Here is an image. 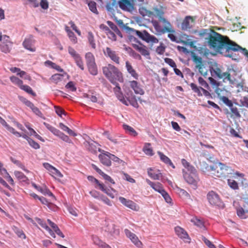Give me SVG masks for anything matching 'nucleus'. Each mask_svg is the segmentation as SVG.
Instances as JSON below:
<instances>
[{"instance_id": "f257e3e1", "label": "nucleus", "mask_w": 248, "mask_h": 248, "mask_svg": "<svg viewBox=\"0 0 248 248\" xmlns=\"http://www.w3.org/2000/svg\"><path fill=\"white\" fill-rule=\"evenodd\" d=\"M208 45L210 49L225 57L232 58L233 52L241 49L242 52L248 57V51L246 48H242L228 37L214 31L209 35Z\"/></svg>"}, {"instance_id": "f03ea898", "label": "nucleus", "mask_w": 248, "mask_h": 248, "mask_svg": "<svg viewBox=\"0 0 248 248\" xmlns=\"http://www.w3.org/2000/svg\"><path fill=\"white\" fill-rule=\"evenodd\" d=\"M210 73L213 77L218 79H223L224 82L228 81L230 84L232 85L237 87H243L235 78L234 76H236V74L235 71L233 69H229L228 72H222L217 64L215 63L211 65Z\"/></svg>"}, {"instance_id": "7ed1b4c3", "label": "nucleus", "mask_w": 248, "mask_h": 248, "mask_svg": "<svg viewBox=\"0 0 248 248\" xmlns=\"http://www.w3.org/2000/svg\"><path fill=\"white\" fill-rule=\"evenodd\" d=\"M155 16L158 17L159 21L157 20H152V23L156 31L159 34H164L166 32H174L175 31L173 29L172 25L169 21L164 17V12L162 9L155 8L154 9Z\"/></svg>"}, {"instance_id": "20e7f679", "label": "nucleus", "mask_w": 248, "mask_h": 248, "mask_svg": "<svg viewBox=\"0 0 248 248\" xmlns=\"http://www.w3.org/2000/svg\"><path fill=\"white\" fill-rule=\"evenodd\" d=\"M103 73L106 77L112 84H115L116 81L122 82L123 77L122 73L118 69L112 64H108L103 67Z\"/></svg>"}, {"instance_id": "39448f33", "label": "nucleus", "mask_w": 248, "mask_h": 248, "mask_svg": "<svg viewBox=\"0 0 248 248\" xmlns=\"http://www.w3.org/2000/svg\"><path fill=\"white\" fill-rule=\"evenodd\" d=\"M87 179L90 182L95 184V188L101 190L112 199L115 197L116 191L110 186H109V188L107 187L103 183H100L93 176H88Z\"/></svg>"}, {"instance_id": "423d86ee", "label": "nucleus", "mask_w": 248, "mask_h": 248, "mask_svg": "<svg viewBox=\"0 0 248 248\" xmlns=\"http://www.w3.org/2000/svg\"><path fill=\"white\" fill-rule=\"evenodd\" d=\"M193 61L195 63V67L198 69L199 72L204 77L208 75V72H210L211 65L207 62L202 61V58L199 56H194Z\"/></svg>"}, {"instance_id": "0eeeda50", "label": "nucleus", "mask_w": 248, "mask_h": 248, "mask_svg": "<svg viewBox=\"0 0 248 248\" xmlns=\"http://www.w3.org/2000/svg\"><path fill=\"white\" fill-rule=\"evenodd\" d=\"M190 169H191V170L189 171L183 170V177L187 183L192 185L194 189H196L199 181L197 171L194 167H191Z\"/></svg>"}, {"instance_id": "6e6552de", "label": "nucleus", "mask_w": 248, "mask_h": 248, "mask_svg": "<svg viewBox=\"0 0 248 248\" xmlns=\"http://www.w3.org/2000/svg\"><path fill=\"white\" fill-rule=\"evenodd\" d=\"M209 203L213 205L219 207H224L223 203L221 202L218 195L213 191H210L207 195Z\"/></svg>"}, {"instance_id": "1a4fd4ad", "label": "nucleus", "mask_w": 248, "mask_h": 248, "mask_svg": "<svg viewBox=\"0 0 248 248\" xmlns=\"http://www.w3.org/2000/svg\"><path fill=\"white\" fill-rule=\"evenodd\" d=\"M103 52L106 57L110 58L114 62L117 64L120 63V58L119 54L115 51L109 47H107L103 49Z\"/></svg>"}, {"instance_id": "9d476101", "label": "nucleus", "mask_w": 248, "mask_h": 248, "mask_svg": "<svg viewBox=\"0 0 248 248\" xmlns=\"http://www.w3.org/2000/svg\"><path fill=\"white\" fill-rule=\"evenodd\" d=\"M35 43V40L33 38V35H30L25 38L22 43V45L26 49L31 52H34L36 50L34 46Z\"/></svg>"}, {"instance_id": "9b49d317", "label": "nucleus", "mask_w": 248, "mask_h": 248, "mask_svg": "<svg viewBox=\"0 0 248 248\" xmlns=\"http://www.w3.org/2000/svg\"><path fill=\"white\" fill-rule=\"evenodd\" d=\"M105 230L114 237L119 235V229L111 221H106Z\"/></svg>"}, {"instance_id": "f8f14e48", "label": "nucleus", "mask_w": 248, "mask_h": 248, "mask_svg": "<svg viewBox=\"0 0 248 248\" xmlns=\"http://www.w3.org/2000/svg\"><path fill=\"white\" fill-rule=\"evenodd\" d=\"M19 100L24 103L27 107H29L31 110L35 113L36 115L39 117L42 118L43 117V114L41 112V111L39 109V108L36 107L30 101L27 100L26 98L23 96L19 97Z\"/></svg>"}, {"instance_id": "ddd939ff", "label": "nucleus", "mask_w": 248, "mask_h": 248, "mask_svg": "<svg viewBox=\"0 0 248 248\" xmlns=\"http://www.w3.org/2000/svg\"><path fill=\"white\" fill-rule=\"evenodd\" d=\"M118 5L123 10L131 12L134 9L133 0H119Z\"/></svg>"}, {"instance_id": "4468645a", "label": "nucleus", "mask_w": 248, "mask_h": 248, "mask_svg": "<svg viewBox=\"0 0 248 248\" xmlns=\"http://www.w3.org/2000/svg\"><path fill=\"white\" fill-rule=\"evenodd\" d=\"M98 151L102 153L98 156L101 162L105 166H110L111 163L110 155H111V154L108 152H105L100 148H98Z\"/></svg>"}, {"instance_id": "2eb2a0df", "label": "nucleus", "mask_w": 248, "mask_h": 248, "mask_svg": "<svg viewBox=\"0 0 248 248\" xmlns=\"http://www.w3.org/2000/svg\"><path fill=\"white\" fill-rule=\"evenodd\" d=\"M190 86L193 91L196 93L199 96H201L203 94L207 98L212 97L211 94L207 90L202 87H199L196 84L191 83Z\"/></svg>"}, {"instance_id": "dca6fc26", "label": "nucleus", "mask_w": 248, "mask_h": 248, "mask_svg": "<svg viewBox=\"0 0 248 248\" xmlns=\"http://www.w3.org/2000/svg\"><path fill=\"white\" fill-rule=\"evenodd\" d=\"M118 1L116 0H108L107 1L106 8L108 13L114 15L118 10Z\"/></svg>"}, {"instance_id": "f3484780", "label": "nucleus", "mask_w": 248, "mask_h": 248, "mask_svg": "<svg viewBox=\"0 0 248 248\" xmlns=\"http://www.w3.org/2000/svg\"><path fill=\"white\" fill-rule=\"evenodd\" d=\"M119 200L124 206L134 211H137L139 210V206L132 201L127 200L122 197H120Z\"/></svg>"}, {"instance_id": "a211bd4d", "label": "nucleus", "mask_w": 248, "mask_h": 248, "mask_svg": "<svg viewBox=\"0 0 248 248\" xmlns=\"http://www.w3.org/2000/svg\"><path fill=\"white\" fill-rule=\"evenodd\" d=\"M124 232L127 237L138 248H141L142 243L139 240L136 235L128 229L124 230Z\"/></svg>"}, {"instance_id": "6ab92c4d", "label": "nucleus", "mask_w": 248, "mask_h": 248, "mask_svg": "<svg viewBox=\"0 0 248 248\" xmlns=\"http://www.w3.org/2000/svg\"><path fill=\"white\" fill-rule=\"evenodd\" d=\"M43 165L44 167L50 173L52 176H54V175H55L59 177H62L63 175L60 171L48 163H44Z\"/></svg>"}, {"instance_id": "aec40b11", "label": "nucleus", "mask_w": 248, "mask_h": 248, "mask_svg": "<svg viewBox=\"0 0 248 248\" xmlns=\"http://www.w3.org/2000/svg\"><path fill=\"white\" fill-rule=\"evenodd\" d=\"M113 84L115 85V87H114L113 89V91L115 94H116L117 97L123 104L127 106L128 104L127 103L126 100L124 97L123 94L121 92V89L119 86V84L117 83V81H116V83Z\"/></svg>"}, {"instance_id": "412c9836", "label": "nucleus", "mask_w": 248, "mask_h": 248, "mask_svg": "<svg viewBox=\"0 0 248 248\" xmlns=\"http://www.w3.org/2000/svg\"><path fill=\"white\" fill-rule=\"evenodd\" d=\"M129 84L130 87L134 90L136 94L143 95L144 93V91L140 87V83H139L137 81H129Z\"/></svg>"}, {"instance_id": "4be33fe9", "label": "nucleus", "mask_w": 248, "mask_h": 248, "mask_svg": "<svg viewBox=\"0 0 248 248\" xmlns=\"http://www.w3.org/2000/svg\"><path fill=\"white\" fill-rule=\"evenodd\" d=\"M193 22L192 18L190 16H187L183 21L181 24V29L182 30L186 31L192 28L190 23Z\"/></svg>"}, {"instance_id": "5701e85b", "label": "nucleus", "mask_w": 248, "mask_h": 248, "mask_svg": "<svg viewBox=\"0 0 248 248\" xmlns=\"http://www.w3.org/2000/svg\"><path fill=\"white\" fill-rule=\"evenodd\" d=\"M92 166L93 168L96 171V172L99 173L100 175H101L103 178L107 181L110 182V183L112 184H115L114 181L111 178L110 176L109 175L106 174L104 172H103L100 169H99L95 165L92 164Z\"/></svg>"}, {"instance_id": "b1692460", "label": "nucleus", "mask_w": 248, "mask_h": 248, "mask_svg": "<svg viewBox=\"0 0 248 248\" xmlns=\"http://www.w3.org/2000/svg\"><path fill=\"white\" fill-rule=\"evenodd\" d=\"M97 143L95 142H89L88 141H85L84 142V145L86 148L90 152L93 154H96L97 149L98 148L97 147Z\"/></svg>"}, {"instance_id": "393cba45", "label": "nucleus", "mask_w": 248, "mask_h": 248, "mask_svg": "<svg viewBox=\"0 0 248 248\" xmlns=\"http://www.w3.org/2000/svg\"><path fill=\"white\" fill-rule=\"evenodd\" d=\"M175 231L176 234L181 238L184 239H190L186 232L182 228L177 226L175 228Z\"/></svg>"}, {"instance_id": "a878e982", "label": "nucleus", "mask_w": 248, "mask_h": 248, "mask_svg": "<svg viewBox=\"0 0 248 248\" xmlns=\"http://www.w3.org/2000/svg\"><path fill=\"white\" fill-rule=\"evenodd\" d=\"M125 66L128 73L130 74L134 79H138L139 74L136 72V70L133 68L129 62H126Z\"/></svg>"}, {"instance_id": "bb28decb", "label": "nucleus", "mask_w": 248, "mask_h": 248, "mask_svg": "<svg viewBox=\"0 0 248 248\" xmlns=\"http://www.w3.org/2000/svg\"><path fill=\"white\" fill-rule=\"evenodd\" d=\"M32 186L37 190L41 192L43 194L45 195H48L49 196H53L52 192L46 186H38L35 184L33 183Z\"/></svg>"}, {"instance_id": "cd10ccee", "label": "nucleus", "mask_w": 248, "mask_h": 248, "mask_svg": "<svg viewBox=\"0 0 248 248\" xmlns=\"http://www.w3.org/2000/svg\"><path fill=\"white\" fill-rule=\"evenodd\" d=\"M134 47L144 56H149L150 55L147 48L145 46L135 45Z\"/></svg>"}, {"instance_id": "c85d7f7f", "label": "nucleus", "mask_w": 248, "mask_h": 248, "mask_svg": "<svg viewBox=\"0 0 248 248\" xmlns=\"http://www.w3.org/2000/svg\"><path fill=\"white\" fill-rule=\"evenodd\" d=\"M146 182L155 190L157 191L159 193L161 192L162 190L164 189L162 184L160 183L157 182L155 183L149 179H146Z\"/></svg>"}, {"instance_id": "c756f323", "label": "nucleus", "mask_w": 248, "mask_h": 248, "mask_svg": "<svg viewBox=\"0 0 248 248\" xmlns=\"http://www.w3.org/2000/svg\"><path fill=\"white\" fill-rule=\"evenodd\" d=\"M125 29L129 33H135L140 38L145 41V35L147 33V31H144L143 32H141L129 27H126Z\"/></svg>"}, {"instance_id": "7c9ffc66", "label": "nucleus", "mask_w": 248, "mask_h": 248, "mask_svg": "<svg viewBox=\"0 0 248 248\" xmlns=\"http://www.w3.org/2000/svg\"><path fill=\"white\" fill-rule=\"evenodd\" d=\"M148 174L152 179L154 180H160L162 176L159 170H157V172H154L151 168L148 169Z\"/></svg>"}, {"instance_id": "2f4dec72", "label": "nucleus", "mask_w": 248, "mask_h": 248, "mask_svg": "<svg viewBox=\"0 0 248 248\" xmlns=\"http://www.w3.org/2000/svg\"><path fill=\"white\" fill-rule=\"evenodd\" d=\"M157 154L159 155L161 160L166 164H168L171 166L173 168H175V166L172 163L170 159L166 155L163 154L162 152L158 151Z\"/></svg>"}, {"instance_id": "473e14b6", "label": "nucleus", "mask_w": 248, "mask_h": 248, "mask_svg": "<svg viewBox=\"0 0 248 248\" xmlns=\"http://www.w3.org/2000/svg\"><path fill=\"white\" fill-rule=\"evenodd\" d=\"M151 144L150 143H145L143 149V152L147 155L153 156L154 152L153 149L151 147Z\"/></svg>"}, {"instance_id": "72a5a7b5", "label": "nucleus", "mask_w": 248, "mask_h": 248, "mask_svg": "<svg viewBox=\"0 0 248 248\" xmlns=\"http://www.w3.org/2000/svg\"><path fill=\"white\" fill-rule=\"evenodd\" d=\"M145 41L147 43L152 44H156L158 42V39L157 38L148 32L145 35Z\"/></svg>"}, {"instance_id": "f704fd0d", "label": "nucleus", "mask_w": 248, "mask_h": 248, "mask_svg": "<svg viewBox=\"0 0 248 248\" xmlns=\"http://www.w3.org/2000/svg\"><path fill=\"white\" fill-rule=\"evenodd\" d=\"M14 174L16 178L20 182H27L28 178L22 172L19 171H15Z\"/></svg>"}, {"instance_id": "c9c22d12", "label": "nucleus", "mask_w": 248, "mask_h": 248, "mask_svg": "<svg viewBox=\"0 0 248 248\" xmlns=\"http://www.w3.org/2000/svg\"><path fill=\"white\" fill-rule=\"evenodd\" d=\"M63 77L64 75L63 74H56L51 76L50 79L53 82L57 84L61 81L63 79Z\"/></svg>"}, {"instance_id": "e433bc0d", "label": "nucleus", "mask_w": 248, "mask_h": 248, "mask_svg": "<svg viewBox=\"0 0 248 248\" xmlns=\"http://www.w3.org/2000/svg\"><path fill=\"white\" fill-rule=\"evenodd\" d=\"M44 124L45 125L46 128L48 129L50 131H51L54 135L55 136H58L59 134L61 131H60L59 129L55 128L54 127L51 126L48 124L46 123H44Z\"/></svg>"}, {"instance_id": "4c0bfd02", "label": "nucleus", "mask_w": 248, "mask_h": 248, "mask_svg": "<svg viewBox=\"0 0 248 248\" xmlns=\"http://www.w3.org/2000/svg\"><path fill=\"white\" fill-rule=\"evenodd\" d=\"M217 164L220 170L223 171L222 173H232V170L230 167L220 162L218 163Z\"/></svg>"}, {"instance_id": "58836bf2", "label": "nucleus", "mask_w": 248, "mask_h": 248, "mask_svg": "<svg viewBox=\"0 0 248 248\" xmlns=\"http://www.w3.org/2000/svg\"><path fill=\"white\" fill-rule=\"evenodd\" d=\"M85 59L87 65L95 63L94 56L91 52H88L86 54Z\"/></svg>"}, {"instance_id": "ea45409f", "label": "nucleus", "mask_w": 248, "mask_h": 248, "mask_svg": "<svg viewBox=\"0 0 248 248\" xmlns=\"http://www.w3.org/2000/svg\"><path fill=\"white\" fill-rule=\"evenodd\" d=\"M139 13L143 16H151L153 15V12L147 10L145 7H141L139 9Z\"/></svg>"}, {"instance_id": "a19ab883", "label": "nucleus", "mask_w": 248, "mask_h": 248, "mask_svg": "<svg viewBox=\"0 0 248 248\" xmlns=\"http://www.w3.org/2000/svg\"><path fill=\"white\" fill-rule=\"evenodd\" d=\"M88 5L89 9L94 14L96 15L98 14V12L96 8V3L93 1H90L88 3Z\"/></svg>"}, {"instance_id": "79ce46f5", "label": "nucleus", "mask_w": 248, "mask_h": 248, "mask_svg": "<svg viewBox=\"0 0 248 248\" xmlns=\"http://www.w3.org/2000/svg\"><path fill=\"white\" fill-rule=\"evenodd\" d=\"M13 44H0V50L5 53H9L12 47Z\"/></svg>"}, {"instance_id": "37998d69", "label": "nucleus", "mask_w": 248, "mask_h": 248, "mask_svg": "<svg viewBox=\"0 0 248 248\" xmlns=\"http://www.w3.org/2000/svg\"><path fill=\"white\" fill-rule=\"evenodd\" d=\"M123 128L126 132L133 136L135 137L138 135L137 132L132 127L128 125L124 124Z\"/></svg>"}, {"instance_id": "c03bdc74", "label": "nucleus", "mask_w": 248, "mask_h": 248, "mask_svg": "<svg viewBox=\"0 0 248 248\" xmlns=\"http://www.w3.org/2000/svg\"><path fill=\"white\" fill-rule=\"evenodd\" d=\"M90 73L93 75H96L98 73L95 63L87 65Z\"/></svg>"}, {"instance_id": "a18cd8bd", "label": "nucleus", "mask_w": 248, "mask_h": 248, "mask_svg": "<svg viewBox=\"0 0 248 248\" xmlns=\"http://www.w3.org/2000/svg\"><path fill=\"white\" fill-rule=\"evenodd\" d=\"M191 221L195 225L201 228L204 227L203 222L197 217H193L192 218H191Z\"/></svg>"}, {"instance_id": "49530a36", "label": "nucleus", "mask_w": 248, "mask_h": 248, "mask_svg": "<svg viewBox=\"0 0 248 248\" xmlns=\"http://www.w3.org/2000/svg\"><path fill=\"white\" fill-rule=\"evenodd\" d=\"M11 81L14 83V84L18 86L19 88L23 84V81L19 78L15 77V76H11L10 78Z\"/></svg>"}, {"instance_id": "de8ad7c7", "label": "nucleus", "mask_w": 248, "mask_h": 248, "mask_svg": "<svg viewBox=\"0 0 248 248\" xmlns=\"http://www.w3.org/2000/svg\"><path fill=\"white\" fill-rule=\"evenodd\" d=\"M11 160L13 163L16 165L18 167L22 169L25 171L27 172H29V171L25 168V166L20 161L16 160L12 157L11 158Z\"/></svg>"}, {"instance_id": "09e8293b", "label": "nucleus", "mask_w": 248, "mask_h": 248, "mask_svg": "<svg viewBox=\"0 0 248 248\" xmlns=\"http://www.w3.org/2000/svg\"><path fill=\"white\" fill-rule=\"evenodd\" d=\"M237 214L239 217L241 218H246L247 217L246 212L241 207L236 208Z\"/></svg>"}, {"instance_id": "8fccbe9b", "label": "nucleus", "mask_w": 248, "mask_h": 248, "mask_svg": "<svg viewBox=\"0 0 248 248\" xmlns=\"http://www.w3.org/2000/svg\"><path fill=\"white\" fill-rule=\"evenodd\" d=\"M68 51L69 54L73 57L74 60L80 56V55L71 46L68 47Z\"/></svg>"}, {"instance_id": "3c124183", "label": "nucleus", "mask_w": 248, "mask_h": 248, "mask_svg": "<svg viewBox=\"0 0 248 248\" xmlns=\"http://www.w3.org/2000/svg\"><path fill=\"white\" fill-rule=\"evenodd\" d=\"M74 61L77 64V65L82 70H83L84 69L83 62L82 59V58L80 56L79 57L77 58L74 59Z\"/></svg>"}, {"instance_id": "603ef678", "label": "nucleus", "mask_w": 248, "mask_h": 248, "mask_svg": "<svg viewBox=\"0 0 248 248\" xmlns=\"http://www.w3.org/2000/svg\"><path fill=\"white\" fill-rule=\"evenodd\" d=\"M20 88L28 93L35 95V93L33 92L32 89L28 85H23L22 84Z\"/></svg>"}, {"instance_id": "864d4df0", "label": "nucleus", "mask_w": 248, "mask_h": 248, "mask_svg": "<svg viewBox=\"0 0 248 248\" xmlns=\"http://www.w3.org/2000/svg\"><path fill=\"white\" fill-rule=\"evenodd\" d=\"M92 240L95 245L98 246L99 247H102L105 243V242L101 241L98 236L95 235L92 236Z\"/></svg>"}, {"instance_id": "5fc2aeb1", "label": "nucleus", "mask_w": 248, "mask_h": 248, "mask_svg": "<svg viewBox=\"0 0 248 248\" xmlns=\"http://www.w3.org/2000/svg\"><path fill=\"white\" fill-rule=\"evenodd\" d=\"M228 185L230 186V187H231L233 189L236 190L238 189L239 188L238 183L233 180L228 179Z\"/></svg>"}, {"instance_id": "6e6d98bb", "label": "nucleus", "mask_w": 248, "mask_h": 248, "mask_svg": "<svg viewBox=\"0 0 248 248\" xmlns=\"http://www.w3.org/2000/svg\"><path fill=\"white\" fill-rule=\"evenodd\" d=\"M88 39L89 43L93 48H95V43L94 40L93 34L91 32H89L88 34Z\"/></svg>"}, {"instance_id": "4d7b16f0", "label": "nucleus", "mask_w": 248, "mask_h": 248, "mask_svg": "<svg viewBox=\"0 0 248 248\" xmlns=\"http://www.w3.org/2000/svg\"><path fill=\"white\" fill-rule=\"evenodd\" d=\"M61 139H62L64 141H65L69 143H72V140L69 139L68 136L65 135L63 133L61 132L59 135L58 136Z\"/></svg>"}, {"instance_id": "13d9d810", "label": "nucleus", "mask_w": 248, "mask_h": 248, "mask_svg": "<svg viewBox=\"0 0 248 248\" xmlns=\"http://www.w3.org/2000/svg\"><path fill=\"white\" fill-rule=\"evenodd\" d=\"M0 41L1 42L0 44L10 45V44H13L12 42L10 40L9 36L6 35H3Z\"/></svg>"}, {"instance_id": "bf43d9fd", "label": "nucleus", "mask_w": 248, "mask_h": 248, "mask_svg": "<svg viewBox=\"0 0 248 248\" xmlns=\"http://www.w3.org/2000/svg\"><path fill=\"white\" fill-rule=\"evenodd\" d=\"M165 50V47L164 46L163 43H160V46H157L156 48V52L158 54H163Z\"/></svg>"}, {"instance_id": "052dcab7", "label": "nucleus", "mask_w": 248, "mask_h": 248, "mask_svg": "<svg viewBox=\"0 0 248 248\" xmlns=\"http://www.w3.org/2000/svg\"><path fill=\"white\" fill-rule=\"evenodd\" d=\"M221 100L225 104H226L230 108L231 107H232L233 104L232 101L230 100L227 97L223 96L221 97Z\"/></svg>"}, {"instance_id": "680f3d73", "label": "nucleus", "mask_w": 248, "mask_h": 248, "mask_svg": "<svg viewBox=\"0 0 248 248\" xmlns=\"http://www.w3.org/2000/svg\"><path fill=\"white\" fill-rule=\"evenodd\" d=\"M199 84L203 87L209 89V86L206 81L202 77H199L198 78Z\"/></svg>"}, {"instance_id": "e2e57ef3", "label": "nucleus", "mask_w": 248, "mask_h": 248, "mask_svg": "<svg viewBox=\"0 0 248 248\" xmlns=\"http://www.w3.org/2000/svg\"><path fill=\"white\" fill-rule=\"evenodd\" d=\"M90 194L93 197L98 200H100L101 196L102 195V194H101L99 192L96 191L95 190H93L91 191L90 192Z\"/></svg>"}, {"instance_id": "0e129e2a", "label": "nucleus", "mask_w": 248, "mask_h": 248, "mask_svg": "<svg viewBox=\"0 0 248 248\" xmlns=\"http://www.w3.org/2000/svg\"><path fill=\"white\" fill-rule=\"evenodd\" d=\"M231 111L232 113L237 118H240L241 117V115L239 113V111L238 110L237 108L236 107H234L233 105L232 107H230Z\"/></svg>"}, {"instance_id": "69168bd1", "label": "nucleus", "mask_w": 248, "mask_h": 248, "mask_svg": "<svg viewBox=\"0 0 248 248\" xmlns=\"http://www.w3.org/2000/svg\"><path fill=\"white\" fill-rule=\"evenodd\" d=\"M28 143L31 147L35 149H39L40 147L39 144L31 139L30 140Z\"/></svg>"}, {"instance_id": "338daca9", "label": "nucleus", "mask_w": 248, "mask_h": 248, "mask_svg": "<svg viewBox=\"0 0 248 248\" xmlns=\"http://www.w3.org/2000/svg\"><path fill=\"white\" fill-rule=\"evenodd\" d=\"M100 200H101L109 206H112V202L107 197L103 195L101 196Z\"/></svg>"}, {"instance_id": "774afa93", "label": "nucleus", "mask_w": 248, "mask_h": 248, "mask_svg": "<svg viewBox=\"0 0 248 248\" xmlns=\"http://www.w3.org/2000/svg\"><path fill=\"white\" fill-rule=\"evenodd\" d=\"M240 102L242 106L248 108V95L247 96H244L240 100Z\"/></svg>"}]
</instances>
